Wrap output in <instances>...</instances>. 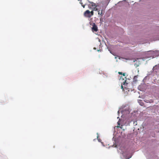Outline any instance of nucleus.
Listing matches in <instances>:
<instances>
[{
  "instance_id": "nucleus-1",
  "label": "nucleus",
  "mask_w": 159,
  "mask_h": 159,
  "mask_svg": "<svg viewBox=\"0 0 159 159\" xmlns=\"http://www.w3.org/2000/svg\"><path fill=\"white\" fill-rule=\"evenodd\" d=\"M114 140V137L112 140ZM114 144L112 147L117 148V150L119 153H120V157L121 159H129L131 157L132 154L129 151V149L124 145H121L120 146H118V143L116 140H114Z\"/></svg>"
},
{
  "instance_id": "nucleus-2",
  "label": "nucleus",
  "mask_w": 159,
  "mask_h": 159,
  "mask_svg": "<svg viewBox=\"0 0 159 159\" xmlns=\"http://www.w3.org/2000/svg\"><path fill=\"white\" fill-rule=\"evenodd\" d=\"M120 111L121 113V117H122L124 115L129 114L130 112V110L129 107H128L122 110H120V109L118 111L117 114L118 116L117 117V119L119 118V120L117 122V123L118 125H120V122L121 123V121L123 120L122 119L119 118V116L120 115Z\"/></svg>"
},
{
  "instance_id": "nucleus-3",
  "label": "nucleus",
  "mask_w": 159,
  "mask_h": 159,
  "mask_svg": "<svg viewBox=\"0 0 159 159\" xmlns=\"http://www.w3.org/2000/svg\"><path fill=\"white\" fill-rule=\"evenodd\" d=\"M146 55V58L152 57V58L159 56V52L158 50H150L145 52Z\"/></svg>"
},
{
  "instance_id": "nucleus-4",
  "label": "nucleus",
  "mask_w": 159,
  "mask_h": 159,
  "mask_svg": "<svg viewBox=\"0 0 159 159\" xmlns=\"http://www.w3.org/2000/svg\"><path fill=\"white\" fill-rule=\"evenodd\" d=\"M123 124L125 125H133L135 126L137 125V120H131L130 119L126 121H123Z\"/></svg>"
},
{
  "instance_id": "nucleus-5",
  "label": "nucleus",
  "mask_w": 159,
  "mask_h": 159,
  "mask_svg": "<svg viewBox=\"0 0 159 159\" xmlns=\"http://www.w3.org/2000/svg\"><path fill=\"white\" fill-rule=\"evenodd\" d=\"M90 25L92 26V30L93 32H96L98 31V28L97 26L95 23H93L92 24H90Z\"/></svg>"
},
{
  "instance_id": "nucleus-6",
  "label": "nucleus",
  "mask_w": 159,
  "mask_h": 159,
  "mask_svg": "<svg viewBox=\"0 0 159 159\" xmlns=\"http://www.w3.org/2000/svg\"><path fill=\"white\" fill-rule=\"evenodd\" d=\"M84 15L85 16L88 17H90L91 16L90 11L89 10L86 11L84 12Z\"/></svg>"
},
{
  "instance_id": "nucleus-7",
  "label": "nucleus",
  "mask_w": 159,
  "mask_h": 159,
  "mask_svg": "<svg viewBox=\"0 0 159 159\" xmlns=\"http://www.w3.org/2000/svg\"><path fill=\"white\" fill-rule=\"evenodd\" d=\"M159 65H157L154 66L152 69V71H154L155 70H159Z\"/></svg>"
},
{
  "instance_id": "nucleus-8",
  "label": "nucleus",
  "mask_w": 159,
  "mask_h": 159,
  "mask_svg": "<svg viewBox=\"0 0 159 159\" xmlns=\"http://www.w3.org/2000/svg\"><path fill=\"white\" fill-rule=\"evenodd\" d=\"M88 2L90 4H91V6H92V7H97V5H96V4L94 3L93 2H90L88 0Z\"/></svg>"
},
{
  "instance_id": "nucleus-9",
  "label": "nucleus",
  "mask_w": 159,
  "mask_h": 159,
  "mask_svg": "<svg viewBox=\"0 0 159 159\" xmlns=\"http://www.w3.org/2000/svg\"><path fill=\"white\" fill-rule=\"evenodd\" d=\"M97 138L98 139V141L99 142H101V143H102V145L103 146H104V145L103 144V143L102 142H101V141H102V140L100 139H98V138L99 137V135H98V133H97Z\"/></svg>"
},
{
  "instance_id": "nucleus-10",
  "label": "nucleus",
  "mask_w": 159,
  "mask_h": 159,
  "mask_svg": "<svg viewBox=\"0 0 159 159\" xmlns=\"http://www.w3.org/2000/svg\"><path fill=\"white\" fill-rule=\"evenodd\" d=\"M138 102L139 103V105L141 106H143L144 105L143 102H142L141 100H139L138 101Z\"/></svg>"
},
{
  "instance_id": "nucleus-11",
  "label": "nucleus",
  "mask_w": 159,
  "mask_h": 159,
  "mask_svg": "<svg viewBox=\"0 0 159 159\" xmlns=\"http://www.w3.org/2000/svg\"><path fill=\"white\" fill-rule=\"evenodd\" d=\"M137 75H135L134 76L133 78V82H136L137 80Z\"/></svg>"
},
{
  "instance_id": "nucleus-12",
  "label": "nucleus",
  "mask_w": 159,
  "mask_h": 159,
  "mask_svg": "<svg viewBox=\"0 0 159 159\" xmlns=\"http://www.w3.org/2000/svg\"><path fill=\"white\" fill-rule=\"evenodd\" d=\"M153 71H152V70L151 71L148 72L147 74V75L148 76V75H151Z\"/></svg>"
},
{
  "instance_id": "nucleus-13",
  "label": "nucleus",
  "mask_w": 159,
  "mask_h": 159,
  "mask_svg": "<svg viewBox=\"0 0 159 159\" xmlns=\"http://www.w3.org/2000/svg\"><path fill=\"white\" fill-rule=\"evenodd\" d=\"M144 101L146 103H151V102L149 100L146 99L145 100H144Z\"/></svg>"
},
{
  "instance_id": "nucleus-14",
  "label": "nucleus",
  "mask_w": 159,
  "mask_h": 159,
  "mask_svg": "<svg viewBox=\"0 0 159 159\" xmlns=\"http://www.w3.org/2000/svg\"><path fill=\"white\" fill-rule=\"evenodd\" d=\"M98 14L99 15H100L101 16H102L103 15V13L102 12H101L100 13V12L99 11H98Z\"/></svg>"
},
{
  "instance_id": "nucleus-15",
  "label": "nucleus",
  "mask_w": 159,
  "mask_h": 159,
  "mask_svg": "<svg viewBox=\"0 0 159 159\" xmlns=\"http://www.w3.org/2000/svg\"><path fill=\"white\" fill-rule=\"evenodd\" d=\"M127 84H128V83L126 82V80H125L123 83V85L125 86V85H126Z\"/></svg>"
},
{
  "instance_id": "nucleus-16",
  "label": "nucleus",
  "mask_w": 159,
  "mask_h": 159,
  "mask_svg": "<svg viewBox=\"0 0 159 159\" xmlns=\"http://www.w3.org/2000/svg\"><path fill=\"white\" fill-rule=\"evenodd\" d=\"M157 29L159 31V27L157 28ZM156 40H159V34L158 35L157 37V38L156 39Z\"/></svg>"
},
{
  "instance_id": "nucleus-17",
  "label": "nucleus",
  "mask_w": 159,
  "mask_h": 159,
  "mask_svg": "<svg viewBox=\"0 0 159 159\" xmlns=\"http://www.w3.org/2000/svg\"><path fill=\"white\" fill-rule=\"evenodd\" d=\"M147 77H148V76H146L143 79V81H144H144L145 80H146V79H147Z\"/></svg>"
},
{
  "instance_id": "nucleus-18",
  "label": "nucleus",
  "mask_w": 159,
  "mask_h": 159,
  "mask_svg": "<svg viewBox=\"0 0 159 159\" xmlns=\"http://www.w3.org/2000/svg\"><path fill=\"white\" fill-rule=\"evenodd\" d=\"M123 1H125V0H124L123 1H120V2H119L118 3V4H122Z\"/></svg>"
},
{
  "instance_id": "nucleus-19",
  "label": "nucleus",
  "mask_w": 159,
  "mask_h": 159,
  "mask_svg": "<svg viewBox=\"0 0 159 159\" xmlns=\"http://www.w3.org/2000/svg\"><path fill=\"white\" fill-rule=\"evenodd\" d=\"M90 14L91 15V16H93V11H90Z\"/></svg>"
},
{
  "instance_id": "nucleus-20",
  "label": "nucleus",
  "mask_w": 159,
  "mask_h": 159,
  "mask_svg": "<svg viewBox=\"0 0 159 159\" xmlns=\"http://www.w3.org/2000/svg\"><path fill=\"white\" fill-rule=\"evenodd\" d=\"M78 0L80 1V4L82 5L83 3L82 2V0Z\"/></svg>"
},
{
  "instance_id": "nucleus-21",
  "label": "nucleus",
  "mask_w": 159,
  "mask_h": 159,
  "mask_svg": "<svg viewBox=\"0 0 159 159\" xmlns=\"http://www.w3.org/2000/svg\"><path fill=\"white\" fill-rule=\"evenodd\" d=\"M132 60V61L133 62H135V61H136V60L135 59H132L131 60Z\"/></svg>"
},
{
  "instance_id": "nucleus-22",
  "label": "nucleus",
  "mask_w": 159,
  "mask_h": 159,
  "mask_svg": "<svg viewBox=\"0 0 159 159\" xmlns=\"http://www.w3.org/2000/svg\"><path fill=\"white\" fill-rule=\"evenodd\" d=\"M93 10L96 11H98V9L95 7L94 8Z\"/></svg>"
},
{
  "instance_id": "nucleus-23",
  "label": "nucleus",
  "mask_w": 159,
  "mask_h": 159,
  "mask_svg": "<svg viewBox=\"0 0 159 159\" xmlns=\"http://www.w3.org/2000/svg\"><path fill=\"white\" fill-rule=\"evenodd\" d=\"M121 89H123V90H124V88H123V85L122 84L121 85Z\"/></svg>"
},
{
  "instance_id": "nucleus-24",
  "label": "nucleus",
  "mask_w": 159,
  "mask_h": 159,
  "mask_svg": "<svg viewBox=\"0 0 159 159\" xmlns=\"http://www.w3.org/2000/svg\"><path fill=\"white\" fill-rule=\"evenodd\" d=\"M108 50L110 51V53H111V54H113V55H114L112 52L111 51V50H110V49H108Z\"/></svg>"
},
{
  "instance_id": "nucleus-25",
  "label": "nucleus",
  "mask_w": 159,
  "mask_h": 159,
  "mask_svg": "<svg viewBox=\"0 0 159 159\" xmlns=\"http://www.w3.org/2000/svg\"><path fill=\"white\" fill-rule=\"evenodd\" d=\"M108 50L110 51V53H111V54H113V55H114L112 52L111 51V50H110V49H108Z\"/></svg>"
},
{
  "instance_id": "nucleus-26",
  "label": "nucleus",
  "mask_w": 159,
  "mask_h": 159,
  "mask_svg": "<svg viewBox=\"0 0 159 159\" xmlns=\"http://www.w3.org/2000/svg\"><path fill=\"white\" fill-rule=\"evenodd\" d=\"M118 73L120 75H122V72H119Z\"/></svg>"
},
{
  "instance_id": "nucleus-27",
  "label": "nucleus",
  "mask_w": 159,
  "mask_h": 159,
  "mask_svg": "<svg viewBox=\"0 0 159 159\" xmlns=\"http://www.w3.org/2000/svg\"><path fill=\"white\" fill-rule=\"evenodd\" d=\"M134 66H138L139 65H137V64H136H136H134Z\"/></svg>"
},
{
  "instance_id": "nucleus-28",
  "label": "nucleus",
  "mask_w": 159,
  "mask_h": 159,
  "mask_svg": "<svg viewBox=\"0 0 159 159\" xmlns=\"http://www.w3.org/2000/svg\"><path fill=\"white\" fill-rule=\"evenodd\" d=\"M82 7H83L84 8V7H85V5H82Z\"/></svg>"
},
{
  "instance_id": "nucleus-29",
  "label": "nucleus",
  "mask_w": 159,
  "mask_h": 159,
  "mask_svg": "<svg viewBox=\"0 0 159 159\" xmlns=\"http://www.w3.org/2000/svg\"><path fill=\"white\" fill-rule=\"evenodd\" d=\"M123 76H125V73H124L123 74Z\"/></svg>"
},
{
  "instance_id": "nucleus-30",
  "label": "nucleus",
  "mask_w": 159,
  "mask_h": 159,
  "mask_svg": "<svg viewBox=\"0 0 159 159\" xmlns=\"http://www.w3.org/2000/svg\"><path fill=\"white\" fill-rule=\"evenodd\" d=\"M103 11V9H102L101 10V12H102Z\"/></svg>"
},
{
  "instance_id": "nucleus-31",
  "label": "nucleus",
  "mask_w": 159,
  "mask_h": 159,
  "mask_svg": "<svg viewBox=\"0 0 159 159\" xmlns=\"http://www.w3.org/2000/svg\"><path fill=\"white\" fill-rule=\"evenodd\" d=\"M115 59H116V58H117V57H116V56H115Z\"/></svg>"
},
{
  "instance_id": "nucleus-32",
  "label": "nucleus",
  "mask_w": 159,
  "mask_h": 159,
  "mask_svg": "<svg viewBox=\"0 0 159 159\" xmlns=\"http://www.w3.org/2000/svg\"><path fill=\"white\" fill-rule=\"evenodd\" d=\"M126 60H129V59H126Z\"/></svg>"
},
{
  "instance_id": "nucleus-33",
  "label": "nucleus",
  "mask_w": 159,
  "mask_h": 159,
  "mask_svg": "<svg viewBox=\"0 0 159 159\" xmlns=\"http://www.w3.org/2000/svg\"><path fill=\"white\" fill-rule=\"evenodd\" d=\"M98 51H100V50H98Z\"/></svg>"
}]
</instances>
